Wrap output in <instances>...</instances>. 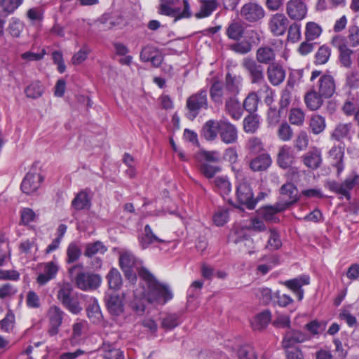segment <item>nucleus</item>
Instances as JSON below:
<instances>
[{
    "instance_id": "obj_46",
    "label": "nucleus",
    "mask_w": 359,
    "mask_h": 359,
    "mask_svg": "<svg viewBox=\"0 0 359 359\" xmlns=\"http://www.w3.org/2000/svg\"><path fill=\"white\" fill-rule=\"evenodd\" d=\"M259 99L255 92L250 93L244 99L243 103V111L245 110L249 114H255L257 110Z\"/></svg>"
},
{
    "instance_id": "obj_21",
    "label": "nucleus",
    "mask_w": 359,
    "mask_h": 359,
    "mask_svg": "<svg viewBox=\"0 0 359 359\" xmlns=\"http://www.w3.org/2000/svg\"><path fill=\"white\" fill-rule=\"evenodd\" d=\"M285 210H286L285 208L279 202H276L273 205H265L259 208L257 212L266 222L278 223L280 219L276 215Z\"/></svg>"
},
{
    "instance_id": "obj_48",
    "label": "nucleus",
    "mask_w": 359,
    "mask_h": 359,
    "mask_svg": "<svg viewBox=\"0 0 359 359\" xmlns=\"http://www.w3.org/2000/svg\"><path fill=\"white\" fill-rule=\"evenodd\" d=\"M236 355L238 359H258L255 347L250 344H245L238 348Z\"/></svg>"
},
{
    "instance_id": "obj_38",
    "label": "nucleus",
    "mask_w": 359,
    "mask_h": 359,
    "mask_svg": "<svg viewBox=\"0 0 359 359\" xmlns=\"http://www.w3.org/2000/svg\"><path fill=\"white\" fill-rule=\"evenodd\" d=\"M198 1L201 4L200 8L194 15L197 19L208 18L217 8L216 0H198Z\"/></svg>"
},
{
    "instance_id": "obj_20",
    "label": "nucleus",
    "mask_w": 359,
    "mask_h": 359,
    "mask_svg": "<svg viewBox=\"0 0 359 359\" xmlns=\"http://www.w3.org/2000/svg\"><path fill=\"white\" fill-rule=\"evenodd\" d=\"M241 13L247 21L255 22L264 18L265 12L260 5L250 2L242 7Z\"/></svg>"
},
{
    "instance_id": "obj_15",
    "label": "nucleus",
    "mask_w": 359,
    "mask_h": 359,
    "mask_svg": "<svg viewBox=\"0 0 359 359\" xmlns=\"http://www.w3.org/2000/svg\"><path fill=\"white\" fill-rule=\"evenodd\" d=\"M289 20L283 14L277 13L271 16L268 26L270 32L274 36H282L287 29Z\"/></svg>"
},
{
    "instance_id": "obj_30",
    "label": "nucleus",
    "mask_w": 359,
    "mask_h": 359,
    "mask_svg": "<svg viewBox=\"0 0 359 359\" xmlns=\"http://www.w3.org/2000/svg\"><path fill=\"white\" fill-rule=\"evenodd\" d=\"M272 158L269 154L262 153L250 161V168L253 172H263L267 170L272 164Z\"/></svg>"
},
{
    "instance_id": "obj_58",
    "label": "nucleus",
    "mask_w": 359,
    "mask_h": 359,
    "mask_svg": "<svg viewBox=\"0 0 359 359\" xmlns=\"http://www.w3.org/2000/svg\"><path fill=\"white\" fill-rule=\"evenodd\" d=\"M282 246V241L279 233L273 229L269 230V236L266 248L269 250H278Z\"/></svg>"
},
{
    "instance_id": "obj_5",
    "label": "nucleus",
    "mask_w": 359,
    "mask_h": 359,
    "mask_svg": "<svg viewBox=\"0 0 359 359\" xmlns=\"http://www.w3.org/2000/svg\"><path fill=\"white\" fill-rule=\"evenodd\" d=\"M178 0H161L158 8V13L163 15L169 16L175 18V22L183 18H189L192 16L190 8V4L188 0H183V10L180 8H172Z\"/></svg>"
},
{
    "instance_id": "obj_4",
    "label": "nucleus",
    "mask_w": 359,
    "mask_h": 359,
    "mask_svg": "<svg viewBox=\"0 0 359 359\" xmlns=\"http://www.w3.org/2000/svg\"><path fill=\"white\" fill-rule=\"evenodd\" d=\"M74 290L69 283H63L57 292V299L61 304L72 314H78L82 307L76 296L73 294Z\"/></svg>"
},
{
    "instance_id": "obj_64",
    "label": "nucleus",
    "mask_w": 359,
    "mask_h": 359,
    "mask_svg": "<svg viewBox=\"0 0 359 359\" xmlns=\"http://www.w3.org/2000/svg\"><path fill=\"white\" fill-rule=\"evenodd\" d=\"M304 113L300 109H292L289 114V121L291 124L302 126L304 121Z\"/></svg>"
},
{
    "instance_id": "obj_24",
    "label": "nucleus",
    "mask_w": 359,
    "mask_h": 359,
    "mask_svg": "<svg viewBox=\"0 0 359 359\" xmlns=\"http://www.w3.org/2000/svg\"><path fill=\"white\" fill-rule=\"evenodd\" d=\"M106 307L109 313L114 316L121 315L124 311L123 297L117 294H109L105 299Z\"/></svg>"
},
{
    "instance_id": "obj_2",
    "label": "nucleus",
    "mask_w": 359,
    "mask_h": 359,
    "mask_svg": "<svg viewBox=\"0 0 359 359\" xmlns=\"http://www.w3.org/2000/svg\"><path fill=\"white\" fill-rule=\"evenodd\" d=\"M208 90L205 87L187 97L186 117L190 121H194L202 110H208Z\"/></svg>"
},
{
    "instance_id": "obj_43",
    "label": "nucleus",
    "mask_w": 359,
    "mask_h": 359,
    "mask_svg": "<svg viewBox=\"0 0 359 359\" xmlns=\"http://www.w3.org/2000/svg\"><path fill=\"white\" fill-rule=\"evenodd\" d=\"M332 55V50L327 44L320 46L314 55V64L323 65L328 62Z\"/></svg>"
},
{
    "instance_id": "obj_57",
    "label": "nucleus",
    "mask_w": 359,
    "mask_h": 359,
    "mask_svg": "<svg viewBox=\"0 0 359 359\" xmlns=\"http://www.w3.org/2000/svg\"><path fill=\"white\" fill-rule=\"evenodd\" d=\"M180 324V316L176 313L167 314L161 321V327L168 330L175 328Z\"/></svg>"
},
{
    "instance_id": "obj_35",
    "label": "nucleus",
    "mask_w": 359,
    "mask_h": 359,
    "mask_svg": "<svg viewBox=\"0 0 359 359\" xmlns=\"http://www.w3.org/2000/svg\"><path fill=\"white\" fill-rule=\"evenodd\" d=\"M220 120H208L203 125L201 134L208 141H214L217 137L219 131Z\"/></svg>"
},
{
    "instance_id": "obj_32",
    "label": "nucleus",
    "mask_w": 359,
    "mask_h": 359,
    "mask_svg": "<svg viewBox=\"0 0 359 359\" xmlns=\"http://www.w3.org/2000/svg\"><path fill=\"white\" fill-rule=\"evenodd\" d=\"M359 108V93L348 92L341 106V111L346 116H351Z\"/></svg>"
},
{
    "instance_id": "obj_23",
    "label": "nucleus",
    "mask_w": 359,
    "mask_h": 359,
    "mask_svg": "<svg viewBox=\"0 0 359 359\" xmlns=\"http://www.w3.org/2000/svg\"><path fill=\"white\" fill-rule=\"evenodd\" d=\"M266 74L271 84L277 86L284 81L286 72L282 65L278 62H273L268 66Z\"/></svg>"
},
{
    "instance_id": "obj_42",
    "label": "nucleus",
    "mask_w": 359,
    "mask_h": 359,
    "mask_svg": "<svg viewBox=\"0 0 359 359\" xmlns=\"http://www.w3.org/2000/svg\"><path fill=\"white\" fill-rule=\"evenodd\" d=\"M352 128L351 123H339L337 124L331 134V137L335 140L340 141L343 139L350 137V133Z\"/></svg>"
},
{
    "instance_id": "obj_52",
    "label": "nucleus",
    "mask_w": 359,
    "mask_h": 359,
    "mask_svg": "<svg viewBox=\"0 0 359 359\" xmlns=\"http://www.w3.org/2000/svg\"><path fill=\"white\" fill-rule=\"evenodd\" d=\"M87 321L85 320H79L72 325V333L71 335V342H78L87 328Z\"/></svg>"
},
{
    "instance_id": "obj_39",
    "label": "nucleus",
    "mask_w": 359,
    "mask_h": 359,
    "mask_svg": "<svg viewBox=\"0 0 359 359\" xmlns=\"http://www.w3.org/2000/svg\"><path fill=\"white\" fill-rule=\"evenodd\" d=\"M323 98L324 97L312 88L304 95V102L309 109L315 111L322 106Z\"/></svg>"
},
{
    "instance_id": "obj_12",
    "label": "nucleus",
    "mask_w": 359,
    "mask_h": 359,
    "mask_svg": "<svg viewBox=\"0 0 359 359\" xmlns=\"http://www.w3.org/2000/svg\"><path fill=\"white\" fill-rule=\"evenodd\" d=\"M286 13L294 21H301L307 14V6L303 0H289L286 4Z\"/></svg>"
},
{
    "instance_id": "obj_29",
    "label": "nucleus",
    "mask_w": 359,
    "mask_h": 359,
    "mask_svg": "<svg viewBox=\"0 0 359 359\" xmlns=\"http://www.w3.org/2000/svg\"><path fill=\"white\" fill-rule=\"evenodd\" d=\"M272 319L270 310L265 309L256 314L250 320V326L253 331H262L265 330Z\"/></svg>"
},
{
    "instance_id": "obj_44",
    "label": "nucleus",
    "mask_w": 359,
    "mask_h": 359,
    "mask_svg": "<svg viewBox=\"0 0 359 359\" xmlns=\"http://www.w3.org/2000/svg\"><path fill=\"white\" fill-rule=\"evenodd\" d=\"M243 123L246 133H255L259 127V117L257 114H249L244 118Z\"/></svg>"
},
{
    "instance_id": "obj_47",
    "label": "nucleus",
    "mask_w": 359,
    "mask_h": 359,
    "mask_svg": "<svg viewBox=\"0 0 359 359\" xmlns=\"http://www.w3.org/2000/svg\"><path fill=\"white\" fill-rule=\"evenodd\" d=\"M44 93V86L39 81L31 83L25 88V93L28 98L37 99Z\"/></svg>"
},
{
    "instance_id": "obj_8",
    "label": "nucleus",
    "mask_w": 359,
    "mask_h": 359,
    "mask_svg": "<svg viewBox=\"0 0 359 359\" xmlns=\"http://www.w3.org/2000/svg\"><path fill=\"white\" fill-rule=\"evenodd\" d=\"M330 43L332 46L338 49V59L341 67L350 68L353 64L352 55L353 50L347 46L344 36L335 35L332 37Z\"/></svg>"
},
{
    "instance_id": "obj_18",
    "label": "nucleus",
    "mask_w": 359,
    "mask_h": 359,
    "mask_svg": "<svg viewBox=\"0 0 359 359\" xmlns=\"http://www.w3.org/2000/svg\"><path fill=\"white\" fill-rule=\"evenodd\" d=\"M310 339V337L302 331L290 329L283 336L282 346L283 348H292L297 344L305 342Z\"/></svg>"
},
{
    "instance_id": "obj_10",
    "label": "nucleus",
    "mask_w": 359,
    "mask_h": 359,
    "mask_svg": "<svg viewBox=\"0 0 359 359\" xmlns=\"http://www.w3.org/2000/svg\"><path fill=\"white\" fill-rule=\"evenodd\" d=\"M242 66L248 73L252 84H261L265 81L264 67L252 58H245Z\"/></svg>"
},
{
    "instance_id": "obj_11",
    "label": "nucleus",
    "mask_w": 359,
    "mask_h": 359,
    "mask_svg": "<svg viewBox=\"0 0 359 359\" xmlns=\"http://www.w3.org/2000/svg\"><path fill=\"white\" fill-rule=\"evenodd\" d=\"M279 193L280 196L284 197V200L279 201V203L285 208L286 210L289 209L299 201L298 189L297 186L291 182L283 184L279 189Z\"/></svg>"
},
{
    "instance_id": "obj_6",
    "label": "nucleus",
    "mask_w": 359,
    "mask_h": 359,
    "mask_svg": "<svg viewBox=\"0 0 359 359\" xmlns=\"http://www.w3.org/2000/svg\"><path fill=\"white\" fill-rule=\"evenodd\" d=\"M328 187L331 191L341 195L347 201H350L351 198V191L354 188H359V174L353 170L343 182L339 183L332 181L329 183Z\"/></svg>"
},
{
    "instance_id": "obj_26",
    "label": "nucleus",
    "mask_w": 359,
    "mask_h": 359,
    "mask_svg": "<svg viewBox=\"0 0 359 359\" xmlns=\"http://www.w3.org/2000/svg\"><path fill=\"white\" fill-rule=\"evenodd\" d=\"M86 311L87 317L93 324L99 325L102 322L103 315L96 298L90 297L88 299Z\"/></svg>"
},
{
    "instance_id": "obj_60",
    "label": "nucleus",
    "mask_w": 359,
    "mask_h": 359,
    "mask_svg": "<svg viewBox=\"0 0 359 359\" xmlns=\"http://www.w3.org/2000/svg\"><path fill=\"white\" fill-rule=\"evenodd\" d=\"M201 172L208 179L214 177V176L221 171V167L216 165H211L208 163H201L199 166Z\"/></svg>"
},
{
    "instance_id": "obj_14",
    "label": "nucleus",
    "mask_w": 359,
    "mask_h": 359,
    "mask_svg": "<svg viewBox=\"0 0 359 359\" xmlns=\"http://www.w3.org/2000/svg\"><path fill=\"white\" fill-rule=\"evenodd\" d=\"M65 312L57 306H52L48 311L49 320L48 334L50 336L56 335L62 324Z\"/></svg>"
},
{
    "instance_id": "obj_33",
    "label": "nucleus",
    "mask_w": 359,
    "mask_h": 359,
    "mask_svg": "<svg viewBox=\"0 0 359 359\" xmlns=\"http://www.w3.org/2000/svg\"><path fill=\"white\" fill-rule=\"evenodd\" d=\"M243 79L241 76L227 72L225 76L224 86L230 96L238 95L241 90Z\"/></svg>"
},
{
    "instance_id": "obj_62",
    "label": "nucleus",
    "mask_w": 359,
    "mask_h": 359,
    "mask_svg": "<svg viewBox=\"0 0 359 359\" xmlns=\"http://www.w3.org/2000/svg\"><path fill=\"white\" fill-rule=\"evenodd\" d=\"M301 38V25L295 21L290 25L287 32V40L292 43L297 42Z\"/></svg>"
},
{
    "instance_id": "obj_59",
    "label": "nucleus",
    "mask_w": 359,
    "mask_h": 359,
    "mask_svg": "<svg viewBox=\"0 0 359 359\" xmlns=\"http://www.w3.org/2000/svg\"><path fill=\"white\" fill-rule=\"evenodd\" d=\"M229 49L236 53L245 55L252 50V44L247 40L237 41L229 45Z\"/></svg>"
},
{
    "instance_id": "obj_61",
    "label": "nucleus",
    "mask_w": 359,
    "mask_h": 359,
    "mask_svg": "<svg viewBox=\"0 0 359 359\" xmlns=\"http://www.w3.org/2000/svg\"><path fill=\"white\" fill-rule=\"evenodd\" d=\"M36 215L30 208H23L20 211V224L25 226H29L30 223L34 222Z\"/></svg>"
},
{
    "instance_id": "obj_63",
    "label": "nucleus",
    "mask_w": 359,
    "mask_h": 359,
    "mask_svg": "<svg viewBox=\"0 0 359 359\" xmlns=\"http://www.w3.org/2000/svg\"><path fill=\"white\" fill-rule=\"evenodd\" d=\"M90 52V48L87 45H83L81 48L72 56V64L74 65L81 64L87 59Z\"/></svg>"
},
{
    "instance_id": "obj_27",
    "label": "nucleus",
    "mask_w": 359,
    "mask_h": 359,
    "mask_svg": "<svg viewBox=\"0 0 359 359\" xmlns=\"http://www.w3.org/2000/svg\"><path fill=\"white\" fill-rule=\"evenodd\" d=\"M237 96H229L225 101V111L226 114L236 121L241 119L243 115V105H241Z\"/></svg>"
},
{
    "instance_id": "obj_40",
    "label": "nucleus",
    "mask_w": 359,
    "mask_h": 359,
    "mask_svg": "<svg viewBox=\"0 0 359 359\" xmlns=\"http://www.w3.org/2000/svg\"><path fill=\"white\" fill-rule=\"evenodd\" d=\"M90 206V198L85 190L79 191L72 201V207L76 210L89 209Z\"/></svg>"
},
{
    "instance_id": "obj_25",
    "label": "nucleus",
    "mask_w": 359,
    "mask_h": 359,
    "mask_svg": "<svg viewBox=\"0 0 359 359\" xmlns=\"http://www.w3.org/2000/svg\"><path fill=\"white\" fill-rule=\"evenodd\" d=\"M302 161L308 168L311 170L318 169L323 161L320 149L316 147H313L302 156Z\"/></svg>"
},
{
    "instance_id": "obj_37",
    "label": "nucleus",
    "mask_w": 359,
    "mask_h": 359,
    "mask_svg": "<svg viewBox=\"0 0 359 359\" xmlns=\"http://www.w3.org/2000/svg\"><path fill=\"white\" fill-rule=\"evenodd\" d=\"M276 53L273 48L269 46H261L256 51V62L259 64L269 65L275 62Z\"/></svg>"
},
{
    "instance_id": "obj_3",
    "label": "nucleus",
    "mask_w": 359,
    "mask_h": 359,
    "mask_svg": "<svg viewBox=\"0 0 359 359\" xmlns=\"http://www.w3.org/2000/svg\"><path fill=\"white\" fill-rule=\"evenodd\" d=\"M320 70H313L311 72L310 81L320 76L318 81L313 84V88L325 99L330 98L336 91V83L334 77L330 74H324L321 75Z\"/></svg>"
},
{
    "instance_id": "obj_7",
    "label": "nucleus",
    "mask_w": 359,
    "mask_h": 359,
    "mask_svg": "<svg viewBox=\"0 0 359 359\" xmlns=\"http://www.w3.org/2000/svg\"><path fill=\"white\" fill-rule=\"evenodd\" d=\"M236 197L237 202L240 205L245 206L248 210L255 208L256 201L254 200L252 189L247 180L238 182L236 186Z\"/></svg>"
},
{
    "instance_id": "obj_41",
    "label": "nucleus",
    "mask_w": 359,
    "mask_h": 359,
    "mask_svg": "<svg viewBox=\"0 0 359 359\" xmlns=\"http://www.w3.org/2000/svg\"><path fill=\"white\" fill-rule=\"evenodd\" d=\"M107 250V247L103 242L97 241L86 245L83 255L86 257L91 258L97 254L104 255Z\"/></svg>"
},
{
    "instance_id": "obj_17",
    "label": "nucleus",
    "mask_w": 359,
    "mask_h": 359,
    "mask_svg": "<svg viewBox=\"0 0 359 359\" xmlns=\"http://www.w3.org/2000/svg\"><path fill=\"white\" fill-rule=\"evenodd\" d=\"M344 147L341 145H334L328 153L327 158L330 165L337 169V174L339 177L344 170Z\"/></svg>"
},
{
    "instance_id": "obj_56",
    "label": "nucleus",
    "mask_w": 359,
    "mask_h": 359,
    "mask_svg": "<svg viewBox=\"0 0 359 359\" xmlns=\"http://www.w3.org/2000/svg\"><path fill=\"white\" fill-rule=\"evenodd\" d=\"M229 214L227 208H219L214 213L212 220L214 224L217 226H224L229 220Z\"/></svg>"
},
{
    "instance_id": "obj_53",
    "label": "nucleus",
    "mask_w": 359,
    "mask_h": 359,
    "mask_svg": "<svg viewBox=\"0 0 359 359\" xmlns=\"http://www.w3.org/2000/svg\"><path fill=\"white\" fill-rule=\"evenodd\" d=\"M322 33L321 27L313 22H309L306 25L305 36L307 41L316 39Z\"/></svg>"
},
{
    "instance_id": "obj_49",
    "label": "nucleus",
    "mask_w": 359,
    "mask_h": 359,
    "mask_svg": "<svg viewBox=\"0 0 359 359\" xmlns=\"http://www.w3.org/2000/svg\"><path fill=\"white\" fill-rule=\"evenodd\" d=\"M326 127L325 118L319 114L313 115L310 120L309 128L314 135H318L324 131Z\"/></svg>"
},
{
    "instance_id": "obj_34",
    "label": "nucleus",
    "mask_w": 359,
    "mask_h": 359,
    "mask_svg": "<svg viewBox=\"0 0 359 359\" xmlns=\"http://www.w3.org/2000/svg\"><path fill=\"white\" fill-rule=\"evenodd\" d=\"M99 351L103 359H124L123 352L109 342L104 341Z\"/></svg>"
},
{
    "instance_id": "obj_55",
    "label": "nucleus",
    "mask_w": 359,
    "mask_h": 359,
    "mask_svg": "<svg viewBox=\"0 0 359 359\" xmlns=\"http://www.w3.org/2000/svg\"><path fill=\"white\" fill-rule=\"evenodd\" d=\"M81 255V250L80 247L75 243L69 244L67 248V264H72L76 262Z\"/></svg>"
},
{
    "instance_id": "obj_9",
    "label": "nucleus",
    "mask_w": 359,
    "mask_h": 359,
    "mask_svg": "<svg viewBox=\"0 0 359 359\" xmlns=\"http://www.w3.org/2000/svg\"><path fill=\"white\" fill-rule=\"evenodd\" d=\"M101 281L99 275L88 272H80L74 278L76 286L83 291L96 290L100 287Z\"/></svg>"
},
{
    "instance_id": "obj_54",
    "label": "nucleus",
    "mask_w": 359,
    "mask_h": 359,
    "mask_svg": "<svg viewBox=\"0 0 359 359\" xmlns=\"http://www.w3.org/2000/svg\"><path fill=\"white\" fill-rule=\"evenodd\" d=\"M215 186L216 191L223 197L229 195L231 191V184L230 182L224 177H219L215 180Z\"/></svg>"
},
{
    "instance_id": "obj_16",
    "label": "nucleus",
    "mask_w": 359,
    "mask_h": 359,
    "mask_svg": "<svg viewBox=\"0 0 359 359\" xmlns=\"http://www.w3.org/2000/svg\"><path fill=\"white\" fill-rule=\"evenodd\" d=\"M43 181V177L40 173L29 172L22 180L20 189L22 191L27 195L35 192Z\"/></svg>"
},
{
    "instance_id": "obj_13",
    "label": "nucleus",
    "mask_w": 359,
    "mask_h": 359,
    "mask_svg": "<svg viewBox=\"0 0 359 359\" xmlns=\"http://www.w3.org/2000/svg\"><path fill=\"white\" fill-rule=\"evenodd\" d=\"M283 284L297 296L298 301H302L304 295L302 287L310 284V276L302 274L294 278L285 280Z\"/></svg>"
},
{
    "instance_id": "obj_51",
    "label": "nucleus",
    "mask_w": 359,
    "mask_h": 359,
    "mask_svg": "<svg viewBox=\"0 0 359 359\" xmlns=\"http://www.w3.org/2000/svg\"><path fill=\"white\" fill-rule=\"evenodd\" d=\"M345 41L351 48H356L359 46V27L356 25H352L348 27L347 36Z\"/></svg>"
},
{
    "instance_id": "obj_1",
    "label": "nucleus",
    "mask_w": 359,
    "mask_h": 359,
    "mask_svg": "<svg viewBox=\"0 0 359 359\" xmlns=\"http://www.w3.org/2000/svg\"><path fill=\"white\" fill-rule=\"evenodd\" d=\"M138 275L147 285L146 297L149 303L165 304L173 298L169 287L160 283L147 269L141 267Z\"/></svg>"
},
{
    "instance_id": "obj_36",
    "label": "nucleus",
    "mask_w": 359,
    "mask_h": 359,
    "mask_svg": "<svg viewBox=\"0 0 359 359\" xmlns=\"http://www.w3.org/2000/svg\"><path fill=\"white\" fill-rule=\"evenodd\" d=\"M139 243L142 249L145 250L154 243H163L164 241L156 236L151 226L146 224L144 229V234L138 238Z\"/></svg>"
},
{
    "instance_id": "obj_28",
    "label": "nucleus",
    "mask_w": 359,
    "mask_h": 359,
    "mask_svg": "<svg viewBox=\"0 0 359 359\" xmlns=\"http://www.w3.org/2000/svg\"><path fill=\"white\" fill-rule=\"evenodd\" d=\"M294 161V156L290 147L283 145L279 148L276 157V163L279 168L286 170L292 165Z\"/></svg>"
},
{
    "instance_id": "obj_31",
    "label": "nucleus",
    "mask_w": 359,
    "mask_h": 359,
    "mask_svg": "<svg viewBox=\"0 0 359 359\" xmlns=\"http://www.w3.org/2000/svg\"><path fill=\"white\" fill-rule=\"evenodd\" d=\"M59 271L57 265L53 262H48L44 264L43 272L38 275L36 283L39 285H45L49 281L54 279Z\"/></svg>"
},
{
    "instance_id": "obj_45",
    "label": "nucleus",
    "mask_w": 359,
    "mask_h": 359,
    "mask_svg": "<svg viewBox=\"0 0 359 359\" xmlns=\"http://www.w3.org/2000/svg\"><path fill=\"white\" fill-rule=\"evenodd\" d=\"M245 29L239 22H231L226 29V34L229 39L239 41L243 38Z\"/></svg>"
},
{
    "instance_id": "obj_50",
    "label": "nucleus",
    "mask_w": 359,
    "mask_h": 359,
    "mask_svg": "<svg viewBox=\"0 0 359 359\" xmlns=\"http://www.w3.org/2000/svg\"><path fill=\"white\" fill-rule=\"evenodd\" d=\"M107 280L110 289L118 290L122 285V277L116 268H112L107 275Z\"/></svg>"
},
{
    "instance_id": "obj_22",
    "label": "nucleus",
    "mask_w": 359,
    "mask_h": 359,
    "mask_svg": "<svg viewBox=\"0 0 359 359\" xmlns=\"http://www.w3.org/2000/svg\"><path fill=\"white\" fill-rule=\"evenodd\" d=\"M219 135L221 141L225 144H233L237 141L236 127L229 121L220 120Z\"/></svg>"
},
{
    "instance_id": "obj_19",
    "label": "nucleus",
    "mask_w": 359,
    "mask_h": 359,
    "mask_svg": "<svg viewBox=\"0 0 359 359\" xmlns=\"http://www.w3.org/2000/svg\"><path fill=\"white\" fill-rule=\"evenodd\" d=\"M210 97L215 106H221L225 102L226 98L230 96L224 86V83L219 80H214L210 87Z\"/></svg>"
}]
</instances>
